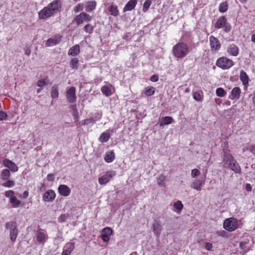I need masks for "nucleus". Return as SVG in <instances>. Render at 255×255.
Listing matches in <instances>:
<instances>
[{
  "mask_svg": "<svg viewBox=\"0 0 255 255\" xmlns=\"http://www.w3.org/2000/svg\"><path fill=\"white\" fill-rule=\"evenodd\" d=\"M110 138V135L109 133L103 132L100 135L99 140L102 142H107L109 140Z\"/></svg>",
  "mask_w": 255,
  "mask_h": 255,
  "instance_id": "obj_36",
  "label": "nucleus"
},
{
  "mask_svg": "<svg viewBox=\"0 0 255 255\" xmlns=\"http://www.w3.org/2000/svg\"><path fill=\"white\" fill-rule=\"evenodd\" d=\"M6 229L9 230L10 239L12 242H14L18 235V229L15 222H7L5 225Z\"/></svg>",
  "mask_w": 255,
  "mask_h": 255,
  "instance_id": "obj_3",
  "label": "nucleus"
},
{
  "mask_svg": "<svg viewBox=\"0 0 255 255\" xmlns=\"http://www.w3.org/2000/svg\"><path fill=\"white\" fill-rule=\"evenodd\" d=\"M155 92V88L153 87H147L145 88L144 93L146 96L153 95Z\"/></svg>",
  "mask_w": 255,
  "mask_h": 255,
  "instance_id": "obj_35",
  "label": "nucleus"
},
{
  "mask_svg": "<svg viewBox=\"0 0 255 255\" xmlns=\"http://www.w3.org/2000/svg\"><path fill=\"white\" fill-rule=\"evenodd\" d=\"M61 7V1L60 0H54L39 11V17L42 19L48 18L59 11Z\"/></svg>",
  "mask_w": 255,
  "mask_h": 255,
  "instance_id": "obj_1",
  "label": "nucleus"
},
{
  "mask_svg": "<svg viewBox=\"0 0 255 255\" xmlns=\"http://www.w3.org/2000/svg\"><path fill=\"white\" fill-rule=\"evenodd\" d=\"M65 248L63 251L62 255H70L75 248V244L73 243H69L66 244Z\"/></svg>",
  "mask_w": 255,
  "mask_h": 255,
  "instance_id": "obj_18",
  "label": "nucleus"
},
{
  "mask_svg": "<svg viewBox=\"0 0 255 255\" xmlns=\"http://www.w3.org/2000/svg\"><path fill=\"white\" fill-rule=\"evenodd\" d=\"M227 51L230 55L236 56L239 54V48L235 44H232L228 48Z\"/></svg>",
  "mask_w": 255,
  "mask_h": 255,
  "instance_id": "obj_21",
  "label": "nucleus"
},
{
  "mask_svg": "<svg viewBox=\"0 0 255 255\" xmlns=\"http://www.w3.org/2000/svg\"><path fill=\"white\" fill-rule=\"evenodd\" d=\"M61 36L59 35L56 36L53 38H49L46 42V46L49 47L59 43L61 40Z\"/></svg>",
  "mask_w": 255,
  "mask_h": 255,
  "instance_id": "obj_16",
  "label": "nucleus"
},
{
  "mask_svg": "<svg viewBox=\"0 0 255 255\" xmlns=\"http://www.w3.org/2000/svg\"><path fill=\"white\" fill-rule=\"evenodd\" d=\"M80 52V46L78 44H76L72 46L68 51V55L72 56L78 55Z\"/></svg>",
  "mask_w": 255,
  "mask_h": 255,
  "instance_id": "obj_23",
  "label": "nucleus"
},
{
  "mask_svg": "<svg viewBox=\"0 0 255 255\" xmlns=\"http://www.w3.org/2000/svg\"><path fill=\"white\" fill-rule=\"evenodd\" d=\"M115 155L113 151H108L105 156V160L108 163L112 162L115 159Z\"/></svg>",
  "mask_w": 255,
  "mask_h": 255,
  "instance_id": "obj_24",
  "label": "nucleus"
},
{
  "mask_svg": "<svg viewBox=\"0 0 255 255\" xmlns=\"http://www.w3.org/2000/svg\"><path fill=\"white\" fill-rule=\"evenodd\" d=\"M3 164L5 166L9 168L12 172H16L18 170V167L16 164L8 159L4 160Z\"/></svg>",
  "mask_w": 255,
  "mask_h": 255,
  "instance_id": "obj_17",
  "label": "nucleus"
},
{
  "mask_svg": "<svg viewBox=\"0 0 255 255\" xmlns=\"http://www.w3.org/2000/svg\"><path fill=\"white\" fill-rule=\"evenodd\" d=\"M210 46L212 50H218L221 47L220 41L213 36H211L209 38Z\"/></svg>",
  "mask_w": 255,
  "mask_h": 255,
  "instance_id": "obj_10",
  "label": "nucleus"
},
{
  "mask_svg": "<svg viewBox=\"0 0 255 255\" xmlns=\"http://www.w3.org/2000/svg\"><path fill=\"white\" fill-rule=\"evenodd\" d=\"M87 125L93 123L92 119H85Z\"/></svg>",
  "mask_w": 255,
  "mask_h": 255,
  "instance_id": "obj_60",
  "label": "nucleus"
},
{
  "mask_svg": "<svg viewBox=\"0 0 255 255\" xmlns=\"http://www.w3.org/2000/svg\"><path fill=\"white\" fill-rule=\"evenodd\" d=\"M228 9V4L226 2H222L220 4L219 11L221 12H226Z\"/></svg>",
  "mask_w": 255,
  "mask_h": 255,
  "instance_id": "obj_43",
  "label": "nucleus"
},
{
  "mask_svg": "<svg viewBox=\"0 0 255 255\" xmlns=\"http://www.w3.org/2000/svg\"><path fill=\"white\" fill-rule=\"evenodd\" d=\"M97 3L95 0L88 1L86 3V9L88 11H91L94 10L96 6Z\"/></svg>",
  "mask_w": 255,
  "mask_h": 255,
  "instance_id": "obj_31",
  "label": "nucleus"
},
{
  "mask_svg": "<svg viewBox=\"0 0 255 255\" xmlns=\"http://www.w3.org/2000/svg\"><path fill=\"white\" fill-rule=\"evenodd\" d=\"M247 149L250 150L251 152H253L255 151V145H252L247 147Z\"/></svg>",
  "mask_w": 255,
  "mask_h": 255,
  "instance_id": "obj_57",
  "label": "nucleus"
},
{
  "mask_svg": "<svg viewBox=\"0 0 255 255\" xmlns=\"http://www.w3.org/2000/svg\"><path fill=\"white\" fill-rule=\"evenodd\" d=\"M150 80L152 82H157L158 80V76L156 75H153L151 76Z\"/></svg>",
  "mask_w": 255,
  "mask_h": 255,
  "instance_id": "obj_55",
  "label": "nucleus"
},
{
  "mask_svg": "<svg viewBox=\"0 0 255 255\" xmlns=\"http://www.w3.org/2000/svg\"><path fill=\"white\" fill-rule=\"evenodd\" d=\"M212 244L210 243H206L205 248L208 251H211L212 249Z\"/></svg>",
  "mask_w": 255,
  "mask_h": 255,
  "instance_id": "obj_53",
  "label": "nucleus"
},
{
  "mask_svg": "<svg viewBox=\"0 0 255 255\" xmlns=\"http://www.w3.org/2000/svg\"><path fill=\"white\" fill-rule=\"evenodd\" d=\"M113 231L109 227L104 228L102 232L101 237L105 242H108L109 241L110 237L112 235Z\"/></svg>",
  "mask_w": 255,
  "mask_h": 255,
  "instance_id": "obj_9",
  "label": "nucleus"
},
{
  "mask_svg": "<svg viewBox=\"0 0 255 255\" xmlns=\"http://www.w3.org/2000/svg\"><path fill=\"white\" fill-rule=\"evenodd\" d=\"M14 185V182L12 180H8L5 183L2 184L3 187H11Z\"/></svg>",
  "mask_w": 255,
  "mask_h": 255,
  "instance_id": "obj_45",
  "label": "nucleus"
},
{
  "mask_svg": "<svg viewBox=\"0 0 255 255\" xmlns=\"http://www.w3.org/2000/svg\"><path fill=\"white\" fill-rule=\"evenodd\" d=\"M193 97L197 101H200L202 99L200 94L196 92H193Z\"/></svg>",
  "mask_w": 255,
  "mask_h": 255,
  "instance_id": "obj_46",
  "label": "nucleus"
},
{
  "mask_svg": "<svg viewBox=\"0 0 255 255\" xmlns=\"http://www.w3.org/2000/svg\"><path fill=\"white\" fill-rule=\"evenodd\" d=\"M78 62V60L76 58H74L71 60L70 65L73 69H77V65Z\"/></svg>",
  "mask_w": 255,
  "mask_h": 255,
  "instance_id": "obj_41",
  "label": "nucleus"
},
{
  "mask_svg": "<svg viewBox=\"0 0 255 255\" xmlns=\"http://www.w3.org/2000/svg\"><path fill=\"white\" fill-rule=\"evenodd\" d=\"M152 229L154 234L159 237L162 230V226L159 221L155 220L152 224Z\"/></svg>",
  "mask_w": 255,
  "mask_h": 255,
  "instance_id": "obj_14",
  "label": "nucleus"
},
{
  "mask_svg": "<svg viewBox=\"0 0 255 255\" xmlns=\"http://www.w3.org/2000/svg\"><path fill=\"white\" fill-rule=\"evenodd\" d=\"M190 88H187L185 89V93H189V92H190Z\"/></svg>",
  "mask_w": 255,
  "mask_h": 255,
  "instance_id": "obj_64",
  "label": "nucleus"
},
{
  "mask_svg": "<svg viewBox=\"0 0 255 255\" xmlns=\"http://www.w3.org/2000/svg\"><path fill=\"white\" fill-rule=\"evenodd\" d=\"M66 97L69 103H73L76 102V88L74 87H71L67 89L66 92Z\"/></svg>",
  "mask_w": 255,
  "mask_h": 255,
  "instance_id": "obj_7",
  "label": "nucleus"
},
{
  "mask_svg": "<svg viewBox=\"0 0 255 255\" xmlns=\"http://www.w3.org/2000/svg\"><path fill=\"white\" fill-rule=\"evenodd\" d=\"M47 178L48 181H53L54 180V175L53 174H49L47 176Z\"/></svg>",
  "mask_w": 255,
  "mask_h": 255,
  "instance_id": "obj_54",
  "label": "nucleus"
},
{
  "mask_svg": "<svg viewBox=\"0 0 255 255\" xmlns=\"http://www.w3.org/2000/svg\"><path fill=\"white\" fill-rule=\"evenodd\" d=\"M234 159V158L231 154L224 151L223 159L224 167L227 168H229V166H231V164L232 163V160Z\"/></svg>",
  "mask_w": 255,
  "mask_h": 255,
  "instance_id": "obj_13",
  "label": "nucleus"
},
{
  "mask_svg": "<svg viewBox=\"0 0 255 255\" xmlns=\"http://www.w3.org/2000/svg\"><path fill=\"white\" fill-rule=\"evenodd\" d=\"M28 196V191H24L23 193V197L24 198H27Z\"/></svg>",
  "mask_w": 255,
  "mask_h": 255,
  "instance_id": "obj_61",
  "label": "nucleus"
},
{
  "mask_svg": "<svg viewBox=\"0 0 255 255\" xmlns=\"http://www.w3.org/2000/svg\"><path fill=\"white\" fill-rule=\"evenodd\" d=\"M91 19L92 17L90 15L85 12H82L74 18L73 22L76 23L77 25H80L82 24L84 21L89 22Z\"/></svg>",
  "mask_w": 255,
  "mask_h": 255,
  "instance_id": "obj_6",
  "label": "nucleus"
},
{
  "mask_svg": "<svg viewBox=\"0 0 255 255\" xmlns=\"http://www.w3.org/2000/svg\"><path fill=\"white\" fill-rule=\"evenodd\" d=\"M13 194H14V192L13 191L9 190V191H7L5 192V196L6 197H10V198L11 197L14 196H13Z\"/></svg>",
  "mask_w": 255,
  "mask_h": 255,
  "instance_id": "obj_50",
  "label": "nucleus"
},
{
  "mask_svg": "<svg viewBox=\"0 0 255 255\" xmlns=\"http://www.w3.org/2000/svg\"><path fill=\"white\" fill-rule=\"evenodd\" d=\"M240 80L243 82L244 85L248 84L249 78L246 73L244 70H241L240 72Z\"/></svg>",
  "mask_w": 255,
  "mask_h": 255,
  "instance_id": "obj_30",
  "label": "nucleus"
},
{
  "mask_svg": "<svg viewBox=\"0 0 255 255\" xmlns=\"http://www.w3.org/2000/svg\"><path fill=\"white\" fill-rule=\"evenodd\" d=\"M216 65L223 69H227L233 65V62L226 57H221L217 60Z\"/></svg>",
  "mask_w": 255,
  "mask_h": 255,
  "instance_id": "obj_5",
  "label": "nucleus"
},
{
  "mask_svg": "<svg viewBox=\"0 0 255 255\" xmlns=\"http://www.w3.org/2000/svg\"><path fill=\"white\" fill-rule=\"evenodd\" d=\"M84 4L83 3H78L74 7L73 10L75 12L77 13L83 10Z\"/></svg>",
  "mask_w": 255,
  "mask_h": 255,
  "instance_id": "obj_44",
  "label": "nucleus"
},
{
  "mask_svg": "<svg viewBox=\"0 0 255 255\" xmlns=\"http://www.w3.org/2000/svg\"><path fill=\"white\" fill-rule=\"evenodd\" d=\"M241 93V90L239 87H235L232 91L230 98L234 100L236 98H239Z\"/></svg>",
  "mask_w": 255,
  "mask_h": 255,
  "instance_id": "obj_27",
  "label": "nucleus"
},
{
  "mask_svg": "<svg viewBox=\"0 0 255 255\" xmlns=\"http://www.w3.org/2000/svg\"><path fill=\"white\" fill-rule=\"evenodd\" d=\"M172 51L175 57L181 59L188 53L189 47L185 43L179 42L173 46Z\"/></svg>",
  "mask_w": 255,
  "mask_h": 255,
  "instance_id": "obj_2",
  "label": "nucleus"
},
{
  "mask_svg": "<svg viewBox=\"0 0 255 255\" xmlns=\"http://www.w3.org/2000/svg\"><path fill=\"white\" fill-rule=\"evenodd\" d=\"M246 189L248 191H251L252 190V186L250 184H247L246 186Z\"/></svg>",
  "mask_w": 255,
  "mask_h": 255,
  "instance_id": "obj_59",
  "label": "nucleus"
},
{
  "mask_svg": "<svg viewBox=\"0 0 255 255\" xmlns=\"http://www.w3.org/2000/svg\"><path fill=\"white\" fill-rule=\"evenodd\" d=\"M24 51L25 52V54L27 55V56H29L31 53V50L28 47H25L24 48Z\"/></svg>",
  "mask_w": 255,
  "mask_h": 255,
  "instance_id": "obj_56",
  "label": "nucleus"
},
{
  "mask_svg": "<svg viewBox=\"0 0 255 255\" xmlns=\"http://www.w3.org/2000/svg\"><path fill=\"white\" fill-rule=\"evenodd\" d=\"M108 10L111 15L117 16L119 14V10L116 5H112L108 8Z\"/></svg>",
  "mask_w": 255,
  "mask_h": 255,
  "instance_id": "obj_33",
  "label": "nucleus"
},
{
  "mask_svg": "<svg viewBox=\"0 0 255 255\" xmlns=\"http://www.w3.org/2000/svg\"><path fill=\"white\" fill-rule=\"evenodd\" d=\"M152 0H146L143 3L142 10L143 12H146L150 6Z\"/></svg>",
  "mask_w": 255,
  "mask_h": 255,
  "instance_id": "obj_40",
  "label": "nucleus"
},
{
  "mask_svg": "<svg viewBox=\"0 0 255 255\" xmlns=\"http://www.w3.org/2000/svg\"><path fill=\"white\" fill-rule=\"evenodd\" d=\"M173 119L171 117H164L162 118L161 122H160V126H163L164 125H169L172 123Z\"/></svg>",
  "mask_w": 255,
  "mask_h": 255,
  "instance_id": "obj_29",
  "label": "nucleus"
},
{
  "mask_svg": "<svg viewBox=\"0 0 255 255\" xmlns=\"http://www.w3.org/2000/svg\"><path fill=\"white\" fill-rule=\"evenodd\" d=\"M216 93L217 95L220 97H224L226 94L225 91L222 88H217Z\"/></svg>",
  "mask_w": 255,
  "mask_h": 255,
  "instance_id": "obj_38",
  "label": "nucleus"
},
{
  "mask_svg": "<svg viewBox=\"0 0 255 255\" xmlns=\"http://www.w3.org/2000/svg\"><path fill=\"white\" fill-rule=\"evenodd\" d=\"M46 235L42 232H38L36 234V239L40 244H44L46 240Z\"/></svg>",
  "mask_w": 255,
  "mask_h": 255,
  "instance_id": "obj_26",
  "label": "nucleus"
},
{
  "mask_svg": "<svg viewBox=\"0 0 255 255\" xmlns=\"http://www.w3.org/2000/svg\"><path fill=\"white\" fill-rule=\"evenodd\" d=\"M204 180L196 179L191 184L190 187L194 189L199 191L200 190L201 187L204 184Z\"/></svg>",
  "mask_w": 255,
  "mask_h": 255,
  "instance_id": "obj_19",
  "label": "nucleus"
},
{
  "mask_svg": "<svg viewBox=\"0 0 255 255\" xmlns=\"http://www.w3.org/2000/svg\"><path fill=\"white\" fill-rule=\"evenodd\" d=\"M9 201L10 203L12 204V207L13 208L17 207L20 203V201L17 199V198L15 196L11 197L10 198Z\"/></svg>",
  "mask_w": 255,
  "mask_h": 255,
  "instance_id": "obj_37",
  "label": "nucleus"
},
{
  "mask_svg": "<svg viewBox=\"0 0 255 255\" xmlns=\"http://www.w3.org/2000/svg\"><path fill=\"white\" fill-rule=\"evenodd\" d=\"M240 246L241 248L244 249L245 246V244L242 242L240 243Z\"/></svg>",
  "mask_w": 255,
  "mask_h": 255,
  "instance_id": "obj_63",
  "label": "nucleus"
},
{
  "mask_svg": "<svg viewBox=\"0 0 255 255\" xmlns=\"http://www.w3.org/2000/svg\"><path fill=\"white\" fill-rule=\"evenodd\" d=\"M174 211L180 213L183 208V205L180 201L175 202L173 204Z\"/></svg>",
  "mask_w": 255,
  "mask_h": 255,
  "instance_id": "obj_32",
  "label": "nucleus"
},
{
  "mask_svg": "<svg viewBox=\"0 0 255 255\" xmlns=\"http://www.w3.org/2000/svg\"><path fill=\"white\" fill-rule=\"evenodd\" d=\"M166 177L161 174L157 178V183L159 186H164V181Z\"/></svg>",
  "mask_w": 255,
  "mask_h": 255,
  "instance_id": "obj_42",
  "label": "nucleus"
},
{
  "mask_svg": "<svg viewBox=\"0 0 255 255\" xmlns=\"http://www.w3.org/2000/svg\"><path fill=\"white\" fill-rule=\"evenodd\" d=\"M10 175V171L7 169H4L2 170L0 178L2 180H6L8 179Z\"/></svg>",
  "mask_w": 255,
  "mask_h": 255,
  "instance_id": "obj_34",
  "label": "nucleus"
},
{
  "mask_svg": "<svg viewBox=\"0 0 255 255\" xmlns=\"http://www.w3.org/2000/svg\"><path fill=\"white\" fill-rule=\"evenodd\" d=\"M229 168L231 169L236 173H239L241 172L240 166L235 159L232 160V163L231 164V166H229Z\"/></svg>",
  "mask_w": 255,
  "mask_h": 255,
  "instance_id": "obj_25",
  "label": "nucleus"
},
{
  "mask_svg": "<svg viewBox=\"0 0 255 255\" xmlns=\"http://www.w3.org/2000/svg\"><path fill=\"white\" fill-rule=\"evenodd\" d=\"M217 234L219 236H224L226 234V232L224 231H218L217 232Z\"/></svg>",
  "mask_w": 255,
  "mask_h": 255,
  "instance_id": "obj_58",
  "label": "nucleus"
},
{
  "mask_svg": "<svg viewBox=\"0 0 255 255\" xmlns=\"http://www.w3.org/2000/svg\"><path fill=\"white\" fill-rule=\"evenodd\" d=\"M46 85V82L44 79H41L37 81V85L38 87L43 88Z\"/></svg>",
  "mask_w": 255,
  "mask_h": 255,
  "instance_id": "obj_48",
  "label": "nucleus"
},
{
  "mask_svg": "<svg viewBox=\"0 0 255 255\" xmlns=\"http://www.w3.org/2000/svg\"><path fill=\"white\" fill-rule=\"evenodd\" d=\"M94 28V27L91 24H87L84 27L85 32L89 34L93 32Z\"/></svg>",
  "mask_w": 255,
  "mask_h": 255,
  "instance_id": "obj_39",
  "label": "nucleus"
},
{
  "mask_svg": "<svg viewBox=\"0 0 255 255\" xmlns=\"http://www.w3.org/2000/svg\"><path fill=\"white\" fill-rule=\"evenodd\" d=\"M115 172L112 171H108L105 175L99 178V182L100 184H105L115 175Z\"/></svg>",
  "mask_w": 255,
  "mask_h": 255,
  "instance_id": "obj_8",
  "label": "nucleus"
},
{
  "mask_svg": "<svg viewBox=\"0 0 255 255\" xmlns=\"http://www.w3.org/2000/svg\"><path fill=\"white\" fill-rule=\"evenodd\" d=\"M101 91L103 94L108 97L114 92L115 89L112 85L108 84L103 86Z\"/></svg>",
  "mask_w": 255,
  "mask_h": 255,
  "instance_id": "obj_15",
  "label": "nucleus"
},
{
  "mask_svg": "<svg viewBox=\"0 0 255 255\" xmlns=\"http://www.w3.org/2000/svg\"><path fill=\"white\" fill-rule=\"evenodd\" d=\"M224 29V30L226 32H229L231 29V25L230 24H228L227 23L226 24V25H225L224 27H223Z\"/></svg>",
  "mask_w": 255,
  "mask_h": 255,
  "instance_id": "obj_52",
  "label": "nucleus"
},
{
  "mask_svg": "<svg viewBox=\"0 0 255 255\" xmlns=\"http://www.w3.org/2000/svg\"><path fill=\"white\" fill-rule=\"evenodd\" d=\"M252 41L255 43V34H254L252 36Z\"/></svg>",
  "mask_w": 255,
  "mask_h": 255,
  "instance_id": "obj_62",
  "label": "nucleus"
},
{
  "mask_svg": "<svg viewBox=\"0 0 255 255\" xmlns=\"http://www.w3.org/2000/svg\"><path fill=\"white\" fill-rule=\"evenodd\" d=\"M58 190L61 195L65 197L69 196L71 193L70 188L64 184L59 185L58 188Z\"/></svg>",
  "mask_w": 255,
  "mask_h": 255,
  "instance_id": "obj_11",
  "label": "nucleus"
},
{
  "mask_svg": "<svg viewBox=\"0 0 255 255\" xmlns=\"http://www.w3.org/2000/svg\"><path fill=\"white\" fill-rule=\"evenodd\" d=\"M223 226L225 230L230 232L234 231L238 227L237 220L233 218H228L224 221Z\"/></svg>",
  "mask_w": 255,
  "mask_h": 255,
  "instance_id": "obj_4",
  "label": "nucleus"
},
{
  "mask_svg": "<svg viewBox=\"0 0 255 255\" xmlns=\"http://www.w3.org/2000/svg\"><path fill=\"white\" fill-rule=\"evenodd\" d=\"M68 217V215L66 214H62L59 218H58V221L61 223H63L66 221Z\"/></svg>",
  "mask_w": 255,
  "mask_h": 255,
  "instance_id": "obj_49",
  "label": "nucleus"
},
{
  "mask_svg": "<svg viewBox=\"0 0 255 255\" xmlns=\"http://www.w3.org/2000/svg\"><path fill=\"white\" fill-rule=\"evenodd\" d=\"M59 96L58 85L54 84L51 88V97L52 99L57 98Z\"/></svg>",
  "mask_w": 255,
  "mask_h": 255,
  "instance_id": "obj_28",
  "label": "nucleus"
},
{
  "mask_svg": "<svg viewBox=\"0 0 255 255\" xmlns=\"http://www.w3.org/2000/svg\"><path fill=\"white\" fill-rule=\"evenodd\" d=\"M55 196V192L52 190H49L44 193L43 199L46 202H52L54 200Z\"/></svg>",
  "mask_w": 255,
  "mask_h": 255,
  "instance_id": "obj_12",
  "label": "nucleus"
},
{
  "mask_svg": "<svg viewBox=\"0 0 255 255\" xmlns=\"http://www.w3.org/2000/svg\"><path fill=\"white\" fill-rule=\"evenodd\" d=\"M137 0H130L126 4L124 8V11H130L133 9L137 4Z\"/></svg>",
  "mask_w": 255,
  "mask_h": 255,
  "instance_id": "obj_20",
  "label": "nucleus"
},
{
  "mask_svg": "<svg viewBox=\"0 0 255 255\" xmlns=\"http://www.w3.org/2000/svg\"><path fill=\"white\" fill-rule=\"evenodd\" d=\"M7 117V115L5 113L2 111H0V121L4 120Z\"/></svg>",
  "mask_w": 255,
  "mask_h": 255,
  "instance_id": "obj_51",
  "label": "nucleus"
},
{
  "mask_svg": "<svg viewBox=\"0 0 255 255\" xmlns=\"http://www.w3.org/2000/svg\"><path fill=\"white\" fill-rule=\"evenodd\" d=\"M227 18L225 16L220 17L215 24V27L216 28H221L224 27L227 23Z\"/></svg>",
  "mask_w": 255,
  "mask_h": 255,
  "instance_id": "obj_22",
  "label": "nucleus"
},
{
  "mask_svg": "<svg viewBox=\"0 0 255 255\" xmlns=\"http://www.w3.org/2000/svg\"><path fill=\"white\" fill-rule=\"evenodd\" d=\"M200 172L197 169H194L191 171V176L193 178H195L196 176L200 175Z\"/></svg>",
  "mask_w": 255,
  "mask_h": 255,
  "instance_id": "obj_47",
  "label": "nucleus"
}]
</instances>
